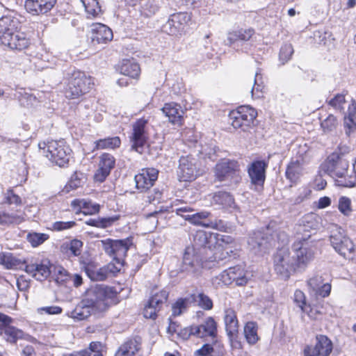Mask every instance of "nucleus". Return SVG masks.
I'll use <instances>...</instances> for the list:
<instances>
[{"mask_svg":"<svg viewBox=\"0 0 356 356\" xmlns=\"http://www.w3.org/2000/svg\"><path fill=\"white\" fill-rule=\"evenodd\" d=\"M308 286L316 295L323 298L330 295L331 285L329 283H323V279L320 275H314L308 280Z\"/></svg>","mask_w":356,"mask_h":356,"instance_id":"nucleus-25","label":"nucleus"},{"mask_svg":"<svg viewBox=\"0 0 356 356\" xmlns=\"http://www.w3.org/2000/svg\"><path fill=\"white\" fill-rule=\"evenodd\" d=\"M140 349V339L135 338L123 343L118 349L115 356H136Z\"/></svg>","mask_w":356,"mask_h":356,"instance_id":"nucleus-28","label":"nucleus"},{"mask_svg":"<svg viewBox=\"0 0 356 356\" xmlns=\"http://www.w3.org/2000/svg\"><path fill=\"white\" fill-rule=\"evenodd\" d=\"M332 246L339 254L346 257L354 250V244L341 228L332 230L330 236Z\"/></svg>","mask_w":356,"mask_h":356,"instance_id":"nucleus-10","label":"nucleus"},{"mask_svg":"<svg viewBox=\"0 0 356 356\" xmlns=\"http://www.w3.org/2000/svg\"><path fill=\"white\" fill-rule=\"evenodd\" d=\"M43 149L46 156L60 167H63L68 163L71 149L66 145L63 140H51L44 144Z\"/></svg>","mask_w":356,"mask_h":356,"instance_id":"nucleus-7","label":"nucleus"},{"mask_svg":"<svg viewBox=\"0 0 356 356\" xmlns=\"http://www.w3.org/2000/svg\"><path fill=\"white\" fill-rule=\"evenodd\" d=\"M302 312L307 314L308 316L312 319H317L320 314V312L316 307H312L309 305L302 307Z\"/></svg>","mask_w":356,"mask_h":356,"instance_id":"nucleus-64","label":"nucleus"},{"mask_svg":"<svg viewBox=\"0 0 356 356\" xmlns=\"http://www.w3.org/2000/svg\"><path fill=\"white\" fill-rule=\"evenodd\" d=\"M263 89L264 85L261 74L259 72H257L255 74L254 86L251 89L252 96L255 95L257 97H259V93L262 92Z\"/></svg>","mask_w":356,"mask_h":356,"instance_id":"nucleus-54","label":"nucleus"},{"mask_svg":"<svg viewBox=\"0 0 356 356\" xmlns=\"http://www.w3.org/2000/svg\"><path fill=\"white\" fill-rule=\"evenodd\" d=\"M336 181L339 186L343 187H353L356 184V175H355V177H346V175H344L343 177H337V179Z\"/></svg>","mask_w":356,"mask_h":356,"instance_id":"nucleus-56","label":"nucleus"},{"mask_svg":"<svg viewBox=\"0 0 356 356\" xmlns=\"http://www.w3.org/2000/svg\"><path fill=\"white\" fill-rule=\"evenodd\" d=\"M114 221L115 218H113L89 219L88 220L86 221V224L96 227L106 228L111 226Z\"/></svg>","mask_w":356,"mask_h":356,"instance_id":"nucleus-49","label":"nucleus"},{"mask_svg":"<svg viewBox=\"0 0 356 356\" xmlns=\"http://www.w3.org/2000/svg\"><path fill=\"white\" fill-rule=\"evenodd\" d=\"M49 236L46 234L41 233H29L27 235V240L31 244L33 247H37L42 243H43L46 240H47Z\"/></svg>","mask_w":356,"mask_h":356,"instance_id":"nucleus-50","label":"nucleus"},{"mask_svg":"<svg viewBox=\"0 0 356 356\" xmlns=\"http://www.w3.org/2000/svg\"><path fill=\"white\" fill-rule=\"evenodd\" d=\"M177 176L181 181H191L197 176L196 160L187 155L180 157L177 170Z\"/></svg>","mask_w":356,"mask_h":356,"instance_id":"nucleus-13","label":"nucleus"},{"mask_svg":"<svg viewBox=\"0 0 356 356\" xmlns=\"http://www.w3.org/2000/svg\"><path fill=\"white\" fill-rule=\"evenodd\" d=\"M254 34V31L252 29H240L228 33L227 38V44L232 45L238 41H248Z\"/></svg>","mask_w":356,"mask_h":356,"instance_id":"nucleus-29","label":"nucleus"},{"mask_svg":"<svg viewBox=\"0 0 356 356\" xmlns=\"http://www.w3.org/2000/svg\"><path fill=\"white\" fill-rule=\"evenodd\" d=\"M268 163L264 161H255L248 167V175L254 186H262L266 179V169Z\"/></svg>","mask_w":356,"mask_h":356,"instance_id":"nucleus-19","label":"nucleus"},{"mask_svg":"<svg viewBox=\"0 0 356 356\" xmlns=\"http://www.w3.org/2000/svg\"><path fill=\"white\" fill-rule=\"evenodd\" d=\"M4 203L8 204H15L17 206L22 204V200L19 196L15 194L13 191L8 189L4 193Z\"/></svg>","mask_w":356,"mask_h":356,"instance_id":"nucleus-55","label":"nucleus"},{"mask_svg":"<svg viewBox=\"0 0 356 356\" xmlns=\"http://www.w3.org/2000/svg\"><path fill=\"white\" fill-rule=\"evenodd\" d=\"M293 54V48L291 44H284L280 51V60L282 64H284L290 60L292 54Z\"/></svg>","mask_w":356,"mask_h":356,"instance_id":"nucleus-53","label":"nucleus"},{"mask_svg":"<svg viewBox=\"0 0 356 356\" xmlns=\"http://www.w3.org/2000/svg\"><path fill=\"white\" fill-rule=\"evenodd\" d=\"M338 209L344 216H348L353 211L350 199L346 196H341L339 197Z\"/></svg>","mask_w":356,"mask_h":356,"instance_id":"nucleus-51","label":"nucleus"},{"mask_svg":"<svg viewBox=\"0 0 356 356\" xmlns=\"http://www.w3.org/2000/svg\"><path fill=\"white\" fill-rule=\"evenodd\" d=\"M85 179L84 174L75 172L72 175L70 179L65 186V191L68 193L71 190H75L83 183Z\"/></svg>","mask_w":356,"mask_h":356,"instance_id":"nucleus-42","label":"nucleus"},{"mask_svg":"<svg viewBox=\"0 0 356 356\" xmlns=\"http://www.w3.org/2000/svg\"><path fill=\"white\" fill-rule=\"evenodd\" d=\"M120 139L118 136L99 139L95 142V146L93 150L102 149H114L118 147L120 145Z\"/></svg>","mask_w":356,"mask_h":356,"instance_id":"nucleus-37","label":"nucleus"},{"mask_svg":"<svg viewBox=\"0 0 356 356\" xmlns=\"http://www.w3.org/2000/svg\"><path fill=\"white\" fill-rule=\"evenodd\" d=\"M215 176L219 181L226 182V185L236 184L241 180L237 161L227 159L221 160L216 165Z\"/></svg>","mask_w":356,"mask_h":356,"instance_id":"nucleus-6","label":"nucleus"},{"mask_svg":"<svg viewBox=\"0 0 356 356\" xmlns=\"http://www.w3.org/2000/svg\"><path fill=\"white\" fill-rule=\"evenodd\" d=\"M159 310L157 307L147 302L143 309V316L145 318L155 319Z\"/></svg>","mask_w":356,"mask_h":356,"instance_id":"nucleus-58","label":"nucleus"},{"mask_svg":"<svg viewBox=\"0 0 356 356\" xmlns=\"http://www.w3.org/2000/svg\"><path fill=\"white\" fill-rule=\"evenodd\" d=\"M229 268L223 270L217 277L216 280H219L218 284L220 283L223 285H229L234 282L232 280V273H229Z\"/></svg>","mask_w":356,"mask_h":356,"instance_id":"nucleus-60","label":"nucleus"},{"mask_svg":"<svg viewBox=\"0 0 356 356\" xmlns=\"http://www.w3.org/2000/svg\"><path fill=\"white\" fill-rule=\"evenodd\" d=\"M0 322L2 323L0 334H3V337L7 341L14 343L18 339L22 337V330L10 325L13 322L11 317L0 312Z\"/></svg>","mask_w":356,"mask_h":356,"instance_id":"nucleus-17","label":"nucleus"},{"mask_svg":"<svg viewBox=\"0 0 356 356\" xmlns=\"http://www.w3.org/2000/svg\"><path fill=\"white\" fill-rule=\"evenodd\" d=\"M194 329L195 330V336L199 338H204L206 337L214 338L216 335V323L211 317L207 318L203 324L200 325H195Z\"/></svg>","mask_w":356,"mask_h":356,"instance_id":"nucleus-26","label":"nucleus"},{"mask_svg":"<svg viewBox=\"0 0 356 356\" xmlns=\"http://www.w3.org/2000/svg\"><path fill=\"white\" fill-rule=\"evenodd\" d=\"M168 297V293L165 290H162L154 294L147 302L160 309L161 305L167 300Z\"/></svg>","mask_w":356,"mask_h":356,"instance_id":"nucleus-45","label":"nucleus"},{"mask_svg":"<svg viewBox=\"0 0 356 356\" xmlns=\"http://www.w3.org/2000/svg\"><path fill=\"white\" fill-rule=\"evenodd\" d=\"M25 271L39 281L46 280L51 273L49 262L42 261L40 264H30L26 266Z\"/></svg>","mask_w":356,"mask_h":356,"instance_id":"nucleus-23","label":"nucleus"},{"mask_svg":"<svg viewBox=\"0 0 356 356\" xmlns=\"http://www.w3.org/2000/svg\"><path fill=\"white\" fill-rule=\"evenodd\" d=\"M158 174L159 171L155 168L143 169L134 177L137 188L142 191L149 189L157 180Z\"/></svg>","mask_w":356,"mask_h":356,"instance_id":"nucleus-18","label":"nucleus"},{"mask_svg":"<svg viewBox=\"0 0 356 356\" xmlns=\"http://www.w3.org/2000/svg\"><path fill=\"white\" fill-rule=\"evenodd\" d=\"M91 32V39L92 42L98 44L110 41L113 36L111 29L107 26L100 23L92 24Z\"/></svg>","mask_w":356,"mask_h":356,"instance_id":"nucleus-24","label":"nucleus"},{"mask_svg":"<svg viewBox=\"0 0 356 356\" xmlns=\"http://www.w3.org/2000/svg\"><path fill=\"white\" fill-rule=\"evenodd\" d=\"M88 17L98 16L101 12V7L98 0H81Z\"/></svg>","mask_w":356,"mask_h":356,"instance_id":"nucleus-40","label":"nucleus"},{"mask_svg":"<svg viewBox=\"0 0 356 356\" xmlns=\"http://www.w3.org/2000/svg\"><path fill=\"white\" fill-rule=\"evenodd\" d=\"M20 22L17 17L7 15L0 18V42L11 49L24 50L31 44V40L24 32L18 31Z\"/></svg>","mask_w":356,"mask_h":356,"instance_id":"nucleus-3","label":"nucleus"},{"mask_svg":"<svg viewBox=\"0 0 356 356\" xmlns=\"http://www.w3.org/2000/svg\"><path fill=\"white\" fill-rule=\"evenodd\" d=\"M158 10L157 6L154 0H142L140 2L141 14L145 17H150Z\"/></svg>","mask_w":356,"mask_h":356,"instance_id":"nucleus-44","label":"nucleus"},{"mask_svg":"<svg viewBox=\"0 0 356 356\" xmlns=\"http://www.w3.org/2000/svg\"><path fill=\"white\" fill-rule=\"evenodd\" d=\"M311 237L312 234L305 233L293 244L291 251L282 248L274 255V270L282 279L288 280L293 273L304 271L314 259L316 244Z\"/></svg>","mask_w":356,"mask_h":356,"instance_id":"nucleus-1","label":"nucleus"},{"mask_svg":"<svg viewBox=\"0 0 356 356\" xmlns=\"http://www.w3.org/2000/svg\"><path fill=\"white\" fill-rule=\"evenodd\" d=\"M321 127L324 132L333 131L337 126V118L333 115H330L326 119L322 121Z\"/></svg>","mask_w":356,"mask_h":356,"instance_id":"nucleus-52","label":"nucleus"},{"mask_svg":"<svg viewBox=\"0 0 356 356\" xmlns=\"http://www.w3.org/2000/svg\"><path fill=\"white\" fill-rule=\"evenodd\" d=\"M72 206L79 207L83 213L93 214L99 211V206L92 204L91 202H87L84 200H74L72 202Z\"/></svg>","mask_w":356,"mask_h":356,"instance_id":"nucleus-38","label":"nucleus"},{"mask_svg":"<svg viewBox=\"0 0 356 356\" xmlns=\"http://www.w3.org/2000/svg\"><path fill=\"white\" fill-rule=\"evenodd\" d=\"M0 264L7 269L16 268L20 261L10 252H0Z\"/></svg>","mask_w":356,"mask_h":356,"instance_id":"nucleus-39","label":"nucleus"},{"mask_svg":"<svg viewBox=\"0 0 356 356\" xmlns=\"http://www.w3.org/2000/svg\"><path fill=\"white\" fill-rule=\"evenodd\" d=\"M212 203L223 209H234L235 202L233 197L227 192H218L213 195Z\"/></svg>","mask_w":356,"mask_h":356,"instance_id":"nucleus-31","label":"nucleus"},{"mask_svg":"<svg viewBox=\"0 0 356 356\" xmlns=\"http://www.w3.org/2000/svg\"><path fill=\"white\" fill-rule=\"evenodd\" d=\"M116 296L111 287L96 285L87 291L85 297L72 312V318L85 320L92 314L100 316L108 310Z\"/></svg>","mask_w":356,"mask_h":356,"instance_id":"nucleus-2","label":"nucleus"},{"mask_svg":"<svg viewBox=\"0 0 356 356\" xmlns=\"http://www.w3.org/2000/svg\"><path fill=\"white\" fill-rule=\"evenodd\" d=\"M313 347L323 353L324 356H329L332 351L333 345L332 341L325 335L318 334L316 337V343Z\"/></svg>","mask_w":356,"mask_h":356,"instance_id":"nucleus-33","label":"nucleus"},{"mask_svg":"<svg viewBox=\"0 0 356 356\" xmlns=\"http://www.w3.org/2000/svg\"><path fill=\"white\" fill-rule=\"evenodd\" d=\"M194 327L195 326H190L184 328L180 327L177 334L179 338L183 340H187L188 339H189L191 336H195V330L194 329Z\"/></svg>","mask_w":356,"mask_h":356,"instance_id":"nucleus-61","label":"nucleus"},{"mask_svg":"<svg viewBox=\"0 0 356 356\" xmlns=\"http://www.w3.org/2000/svg\"><path fill=\"white\" fill-rule=\"evenodd\" d=\"M24 220L23 213L22 211L17 210L14 212L0 213V225L3 226H9L13 224H19Z\"/></svg>","mask_w":356,"mask_h":356,"instance_id":"nucleus-32","label":"nucleus"},{"mask_svg":"<svg viewBox=\"0 0 356 356\" xmlns=\"http://www.w3.org/2000/svg\"><path fill=\"white\" fill-rule=\"evenodd\" d=\"M224 322L225 330L231 341L236 339L238 332V322L235 311L232 308L225 309Z\"/></svg>","mask_w":356,"mask_h":356,"instance_id":"nucleus-21","label":"nucleus"},{"mask_svg":"<svg viewBox=\"0 0 356 356\" xmlns=\"http://www.w3.org/2000/svg\"><path fill=\"white\" fill-rule=\"evenodd\" d=\"M346 104L345 97L343 95L337 94L335 97L329 101V104L334 108L342 111L343 105Z\"/></svg>","mask_w":356,"mask_h":356,"instance_id":"nucleus-57","label":"nucleus"},{"mask_svg":"<svg viewBox=\"0 0 356 356\" xmlns=\"http://www.w3.org/2000/svg\"><path fill=\"white\" fill-rule=\"evenodd\" d=\"M257 113L256 110L250 106H240L236 111H233L229 114L231 124L235 129L246 130L256 118Z\"/></svg>","mask_w":356,"mask_h":356,"instance_id":"nucleus-9","label":"nucleus"},{"mask_svg":"<svg viewBox=\"0 0 356 356\" xmlns=\"http://www.w3.org/2000/svg\"><path fill=\"white\" fill-rule=\"evenodd\" d=\"M294 301L297 303L298 306L302 311V307L307 306L305 302V296L302 291L296 290L294 293Z\"/></svg>","mask_w":356,"mask_h":356,"instance_id":"nucleus-62","label":"nucleus"},{"mask_svg":"<svg viewBox=\"0 0 356 356\" xmlns=\"http://www.w3.org/2000/svg\"><path fill=\"white\" fill-rule=\"evenodd\" d=\"M207 228L216 229L217 230L225 232L226 231L227 226L226 223L222 220H208L207 222Z\"/></svg>","mask_w":356,"mask_h":356,"instance_id":"nucleus-59","label":"nucleus"},{"mask_svg":"<svg viewBox=\"0 0 356 356\" xmlns=\"http://www.w3.org/2000/svg\"><path fill=\"white\" fill-rule=\"evenodd\" d=\"M258 327L255 322L249 321L244 327V335L247 342L250 344H254L259 340L257 334Z\"/></svg>","mask_w":356,"mask_h":356,"instance_id":"nucleus-36","label":"nucleus"},{"mask_svg":"<svg viewBox=\"0 0 356 356\" xmlns=\"http://www.w3.org/2000/svg\"><path fill=\"white\" fill-rule=\"evenodd\" d=\"M190 20L191 15L188 13H173L162 25L161 31L169 35L180 36L185 32L186 26Z\"/></svg>","mask_w":356,"mask_h":356,"instance_id":"nucleus-8","label":"nucleus"},{"mask_svg":"<svg viewBox=\"0 0 356 356\" xmlns=\"http://www.w3.org/2000/svg\"><path fill=\"white\" fill-rule=\"evenodd\" d=\"M93 85L92 77L84 72L74 71L68 78L65 95L68 99H76L89 92Z\"/></svg>","mask_w":356,"mask_h":356,"instance_id":"nucleus-5","label":"nucleus"},{"mask_svg":"<svg viewBox=\"0 0 356 356\" xmlns=\"http://www.w3.org/2000/svg\"><path fill=\"white\" fill-rule=\"evenodd\" d=\"M120 72L122 74L138 81L140 75V67L134 60L125 59L121 63Z\"/></svg>","mask_w":356,"mask_h":356,"instance_id":"nucleus-27","label":"nucleus"},{"mask_svg":"<svg viewBox=\"0 0 356 356\" xmlns=\"http://www.w3.org/2000/svg\"><path fill=\"white\" fill-rule=\"evenodd\" d=\"M190 299L197 302V305L203 309L210 310L213 308L211 299L203 293H200L197 296L193 294L191 296Z\"/></svg>","mask_w":356,"mask_h":356,"instance_id":"nucleus-43","label":"nucleus"},{"mask_svg":"<svg viewBox=\"0 0 356 356\" xmlns=\"http://www.w3.org/2000/svg\"><path fill=\"white\" fill-rule=\"evenodd\" d=\"M349 164L343 154L334 152L328 156L325 163L326 171L332 177H343L346 175Z\"/></svg>","mask_w":356,"mask_h":356,"instance_id":"nucleus-12","label":"nucleus"},{"mask_svg":"<svg viewBox=\"0 0 356 356\" xmlns=\"http://www.w3.org/2000/svg\"><path fill=\"white\" fill-rule=\"evenodd\" d=\"M115 159L108 153H104L99 156V168L94 175L95 181L102 183L110 175L115 167Z\"/></svg>","mask_w":356,"mask_h":356,"instance_id":"nucleus-16","label":"nucleus"},{"mask_svg":"<svg viewBox=\"0 0 356 356\" xmlns=\"http://www.w3.org/2000/svg\"><path fill=\"white\" fill-rule=\"evenodd\" d=\"M148 123V119L144 118L138 119L133 124V134L131 148L135 151L142 153L143 148L147 140L145 127Z\"/></svg>","mask_w":356,"mask_h":356,"instance_id":"nucleus-15","label":"nucleus"},{"mask_svg":"<svg viewBox=\"0 0 356 356\" xmlns=\"http://www.w3.org/2000/svg\"><path fill=\"white\" fill-rule=\"evenodd\" d=\"M182 270L187 271L194 275H198L202 268L199 256L193 246L186 248L182 261Z\"/></svg>","mask_w":356,"mask_h":356,"instance_id":"nucleus-14","label":"nucleus"},{"mask_svg":"<svg viewBox=\"0 0 356 356\" xmlns=\"http://www.w3.org/2000/svg\"><path fill=\"white\" fill-rule=\"evenodd\" d=\"M272 235L261 231L252 233L248 240L249 250L254 254L266 252L270 246Z\"/></svg>","mask_w":356,"mask_h":356,"instance_id":"nucleus-11","label":"nucleus"},{"mask_svg":"<svg viewBox=\"0 0 356 356\" xmlns=\"http://www.w3.org/2000/svg\"><path fill=\"white\" fill-rule=\"evenodd\" d=\"M303 172L302 163L298 160H292L287 165L286 170V178L292 183H296Z\"/></svg>","mask_w":356,"mask_h":356,"instance_id":"nucleus-30","label":"nucleus"},{"mask_svg":"<svg viewBox=\"0 0 356 356\" xmlns=\"http://www.w3.org/2000/svg\"><path fill=\"white\" fill-rule=\"evenodd\" d=\"M344 124L349 129L356 126V104L354 102L348 107V115L344 117Z\"/></svg>","mask_w":356,"mask_h":356,"instance_id":"nucleus-47","label":"nucleus"},{"mask_svg":"<svg viewBox=\"0 0 356 356\" xmlns=\"http://www.w3.org/2000/svg\"><path fill=\"white\" fill-rule=\"evenodd\" d=\"M229 273H232V280L238 286H244L247 284L249 273L240 266L229 268Z\"/></svg>","mask_w":356,"mask_h":356,"instance_id":"nucleus-35","label":"nucleus"},{"mask_svg":"<svg viewBox=\"0 0 356 356\" xmlns=\"http://www.w3.org/2000/svg\"><path fill=\"white\" fill-rule=\"evenodd\" d=\"M210 212L202 211L193 214L185 215L184 216V218L195 225H200L204 227H207V222L208 220H210Z\"/></svg>","mask_w":356,"mask_h":356,"instance_id":"nucleus-34","label":"nucleus"},{"mask_svg":"<svg viewBox=\"0 0 356 356\" xmlns=\"http://www.w3.org/2000/svg\"><path fill=\"white\" fill-rule=\"evenodd\" d=\"M83 243L78 239L72 240L70 243H64L62 248L70 250L73 256H79L81 253Z\"/></svg>","mask_w":356,"mask_h":356,"instance_id":"nucleus-48","label":"nucleus"},{"mask_svg":"<svg viewBox=\"0 0 356 356\" xmlns=\"http://www.w3.org/2000/svg\"><path fill=\"white\" fill-rule=\"evenodd\" d=\"M102 248L105 252L109 256L112 257L115 261L118 266L113 264V269L109 264L108 268L110 271L114 270L120 271V268L123 266L124 259L127 255V252L130 247L133 245L132 238H126L124 239L113 240L107 238L101 241Z\"/></svg>","mask_w":356,"mask_h":356,"instance_id":"nucleus-4","label":"nucleus"},{"mask_svg":"<svg viewBox=\"0 0 356 356\" xmlns=\"http://www.w3.org/2000/svg\"><path fill=\"white\" fill-rule=\"evenodd\" d=\"M75 225V222L74 221H67V222H62L57 221L53 224V229L56 231H63L64 229H70L74 227Z\"/></svg>","mask_w":356,"mask_h":356,"instance_id":"nucleus-63","label":"nucleus"},{"mask_svg":"<svg viewBox=\"0 0 356 356\" xmlns=\"http://www.w3.org/2000/svg\"><path fill=\"white\" fill-rule=\"evenodd\" d=\"M56 2V0H26L25 8L32 15H42L50 11Z\"/></svg>","mask_w":356,"mask_h":356,"instance_id":"nucleus-20","label":"nucleus"},{"mask_svg":"<svg viewBox=\"0 0 356 356\" xmlns=\"http://www.w3.org/2000/svg\"><path fill=\"white\" fill-rule=\"evenodd\" d=\"M161 111L172 124L177 126L182 124L184 111L179 104L175 102L166 103Z\"/></svg>","mask_w":356,"mask_h":356,"instance_id":"nucleus-22","label":"nucleus"},{"mask_svg":"<svg viewBox=\"0 0 356 356\" xmlns=\"http://www.w3.org/2000/svg\"><path fill=\"white\" fill-rule=\"evenodd\" d=\"M86 273L92 281H103L107 277V270L104 268H95L91 266L86 268Z\"/></svg>","mask_w":356,"mask_h":356,"instance_id":"nucleus-41","label":"nucleus"},{"mask_svg":"<svg viewBox=\"0 0 356 356\" xmlns=\"http://www.w3.org/2000/svg\"><path fill=\"white\" fill-rule=\"evenodd\" d=\"M190 299L179 298L172 306V316H178L184 313L187 308V304Z\"/></svg>","mask_w":356,"mask_h":356,"instance_id":"nucleus-46","label":"nucleus"}]
</instances>
